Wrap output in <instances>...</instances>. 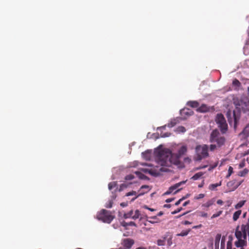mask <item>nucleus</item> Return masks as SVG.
Here are the masks:
<instances>
[{"instance_id":"obj_1","label":"nucleus","mask_w":249,"mask_h":249,"mask_svg":"<svg viewBox=\"0 0 249 249\" xmlns=\"http://www.w3.org/2000/svg\"><path fill=\"white\" fill-rule=\"evenodd\" d=\"M180 157L176 154H172L171 151H160L158 152L157 162L161 167L159 169H150L149 173L155 177L160 175L162 172H169L168 167H171L172 164L181 166V163L179 160Z\"/></svg>"},{"instance_id":"obj_2","label":"nucleus","mask_w":249,"mask_h":249,"mask_svg":"<svg viewBox=\"0 0 249 249\" xmlns=\"http://www.w3.org/2000/svg\"><path fill=\"white\" fill-rule=\"evenodd\" d=\"M209 146L206 144L197 145L195 148L196 156L194 158L195 161H201L209 156L208 152Z\"/></svg>"},{"instance_id":"obj_3","label":"nucleus","mask_w":249,"mask_h":249,"mask_svg":"<svg viewBox=\"0 0 249 249\" xmlns=\"http://www.w3.org/2000/svg\"><path fill=\"white\" fill-rule=\"evenodd\" d=\"M215 122L221 132L225 133L228 129V124L224 116L222 114H218L215 118Z\"/></svg>"},{"instance_id":"obj_4","label":"nucleus","mask_w":249,"mask_h":249,"mask_svg":"<svg viewBox=\"0 0 249 249\" xmlns=\"http://www.w3.org/2000/svg\"><path fill=\"white\" fill-rule=\"evenodd\" d=\"M114 218V217L111 214L109 211L105 209L102 210L98 215V219L107 223H110Z\"/></svg>"},{"instance_id":"obj_5","label":"nucleus","mask_w":249,"mask_h":249,"mask_svg":"<svg viewBox=\"0 0 249 249\" xmlns=\"http://www.w3.org/2000/svg\"><path fill=\"white\" fill-rule=\"evenodd\" d=\"M134 243V240L130 238L124 239L123 242V246L125 247V249H130Z\"/></svg>"},{"instance_id":"obj_6","label":"nucleus","mask_w":249,"mask_h":249,"mask_svg":"<svg viewBox=\"0 0 249 249\" xmlns=\"http://www.w3.org/2000/svg\"><path fill=\"white\" fill-rule=\"evenodd\" d=\"M186 181H182L180 182H178V183L175 184V185L171 186L168 190L166 191L164 195H169L174 190L177 189L178 187H179L181 185L185 183Z\"/></svg>"},{"instance_id":"obj_7","label":"nucleus","mask_w":249,"mask_h":249,"mask_svg":"<svg viewBox=\"0 0 249 249\" xmlns=\"http://www.w3.org/2000/svg\"><path fill=\"white\" fill-rule=\"evenodd\" d=\"M219 137V132L218 130L217 129H214L212 132L211 134L210 141L211 142H215V141Z\"/></svg>"},{"instance_id":"obj_8","label":"nucleus","mask_w":249,"mask_h":249,"mask_svg":"<svg viewBox=\"0 0 249 249\" xmlns=\"http://www.w3.org/2000/svg\"><path fill=\"white\" fill-rule=\"evenodd\" d=\"M210 109V107L207 106L205 104H202L200 107L197 108L196 111L199 112L205 113L209 111ZM211 109H213V108L212 107Z\"/></svg>"},{"instance_id":"obj_9","label":"nucleus","mask_w":249,"mask_h":249,"mask_svg":"<svg viewBox=\"0 0 249 249\" xmlns=\"http://www.w3.org/2000/svg\"><path fill=\"white\" fill-rule=\"evenodd\" d=\"M238 241L235 242V245L237 247L242 248L243 246L246 245L247 240L244 239L243 238H237Z\"/></svg>"},{"instance_id":"obj_10","label":"nucleus","mask_w":249,"mask_h":249,"mask_svg":"<svg viewBox=\"0 0 249 249\" xmlns=\"http://www.w3.org/2000/svg\"><path fill=\"white\" fill-rule=\"evenodd\" d=\"M187 151V148L186 146H182L178 151V154H176L180 158L183 155H184Z\"/></svg>"},{"instance_id":"obj_11","label":"nucleus","mask_w":249,"mask_h":249,"mask_svg":"<svg viewBox=\"0 0 249 249\" xmlns=\"http://www.w3.org/2000/svg\"><path fill=\"white\" fill-rule=\"evenodd\" d=\"M148 219L147 221L152 224H155L160 222V220L158 218L157 216H150L148 217Z\"/></svg>"},{"instance_id":"obj_12","label":"nucleus","mask_w":249,"mask_h":249,"mask_svg":"<svg viewBox=\"0 0 249 249\" xmlns=\"http://www.w3.org/2000/svg\"><path fill=\"white\" fill-rule=\"evenodd\" d=\"M225 142V139L224 137L220 136L218 139H217L215 142H216L219 147L223 145Z\"/></svg>"},{"instance_id":"obj_13","label":"nucleus","mask_w":249,"mask_h":249,"mask_svg":"<svg viewBox=\"0 0 249 249\" xmlns=\"http://www.w3.org/2000/svg\"><path fill=\"white\" fill-rule=\"evenodd\" d=\"M221 238V234H217L215 238L214 245L215 249H219V242Z\"/></svg>"},{"instance_id":"obj_14","label":"nucleus","mask_w":249,"mask_h":249,"mask_svg":"<svg viewBox=\"0 0 249 249\" xmlns=\"http://www.w3.org/2000/svg\"><path fill=\"white\" fill-rule=\"evenodd\" d=\"M178 123V121L177 119H173L167 124V126L168 127H172L175 126Z\"/></svg>"},{"instance_id":"obj_15","label":"nucleus","mask_w":249,"mask_h":249,"mask_svg":"<svg viewBox=\"0 0 249 249\" xmlns=\"http://www.w3.org/2000/svg\"><path fill=\"white\" fill-rule=\"evenodd\" d=\"M187 105L188 106L192 107H193V108H196V107H199V103L198 102H197V101H189L187 103Z\"/></svg>"},{"instance_id":"obj_16","label":"nucleus","mask_w":249,"mask_h":249,"mask_svg":"<svg viewBox=\"0 0 249 249\" xmlns=\"http://www.w3.org/2000/svg\"><path fill=\"white\" fill-rule=\"evenodd\" d=\"M241 210H238L233 213L232 218L234 221H236L239 218L241 214Z\"/></svg>"},{"instance_id":"obj_17","label":"nucleus","mask_w":249,"mask_h":249,"mask_svg":"<svg viewBox=\"0 0 249 249\" xmlns=\"http://www.w3.org/2000/svg\"><path fill=\"white\" fill-rule=\"evenodd\" d=\"M122 225L125 227L127 226H137L136 223L133 221H131L130 222H126L125 221H123V222H122Z\"/></svg>"},{"instance_id":"obj_18","label":"nucleus","mask_w":249,"mask_h":249,"mask_svg":"<svg viewBox=\"0 0 249 249\" xmlns=\"http://www.w3.org/2000/svg\"><path fill=\"white\" fill-rule=\"evenodd\" d=\"M221 185V181H220L219 183H215V184H211L209 186V189L210 190H215L217 187L220 186Z\"/></svg>"},{"instance_id":"obj_19","label":"nucleus","mask_w":249,"mask_h":249,"mask_svg":"<svg viewBox=\"0 0 249 249\" xmlns=\"http://www.w3.org/2000/svg\"><path fill=\"white\" fill-rule=\"evenodd\" d=\"M236 180H232V181H229L227 183V187L230 188V189H231V190L232 191H234L235 190V189H233V186H234V185H235L236 184Z\"/></svg>"},{"instance_id":"obj_20","label":"nucleus","mask_w":249,"mask_h":249,"mask_svg":"<svg viewBox=\"0 0 249 249\" xmlns=\"http://www.w3.org/2000/svg\"><path fill=\"white\" fill-rule=\"evenodd\" d=\"M133 210H131L129 212H128L127 213H124V216L123 217L125 219L130 218H132V217H133Z\"/></svg>"},{"instance_id":"obj_21","label":"nucleus","mask_w":249,"mask_h":249,"mask_svg":"<svg viewBox=\"0 0 249 249\" xmlns=\"http://www.w3.org/2000/svg\"><path fill=\"white\" fill-rule=\"evenodd\" d=\"M242 108L245 111H249V101L244 102L242 105Z\"/></svg>"},{"instance_id":"obj_22","label":"nucleus","mask_w":249,"mask_h":249,"mask_svg":"<svg viewBox=\"0 0 249 249\" xmlns=\"http://www.w3.org/2000/svg\"><path fill=\"white\" fill-rule=\"evenodd\" d=\"M249 172L248 169L245 168L243 171L238 172V175L240 177H245Z\"/></svg>"},{"instance_id":"obj_23","label":"nucleus","mask_w":249,"mask_h":249,"mask_svg":"<svg viewBox=\"0 0 249 249\" xmlns=\"http://www.w3.org/2000/svg\"><path fill=\"white\" fill-rule=\"evenodd\" d=\"M166 237H164L163 239H158L157 240V245L160 246H164L165 244Z\"/></svg>"},{"instance_id":"obj_24","label":"nucleus","mask_w":249,"mask_h":249,"mask_svg":"<svg viewBox=\"0 0 249 249\" xmlns=\"http://www.w3.org/2000/svg\"><path fill=\"white\" fill-rule=\"evenodd\" d=\"M246 201V200L240 201L236 205H235V208L238 209L242 207L245 204Z\"/></svg>"},{"instance_id":"obj_25","label":"nucleus","mask_w":249,"mask_h":249,"mask_svg":"<svg viewBox=\"0 0 249 249\" xmlns=\"http://www.w3.org/2000/svg\"><path fill=\"white\" fill-rule=\"evenodd\" d=\"M108 186L109 190H111L113 188L117 186V183L116 181L111 182L108 184Z\"/></svg>"},{"instance_id":"obj_26","label":"nucleus","mask_w":249,"mask_h":249,"mask_svg":"<svg viewBox=\"0 0 249 249\" xmlns=\"http://www.w3.org/2000/svg\"><path fill=\"white\" fill-rule=\"evenodd\" d=\"M203 175V173L202 172H198L195 174L192 178L194 180H197L199 179Z\"/></svg>"},{"instance_id":"obj_27","label":"nucleus","mask_w":249,"mask_h":249,"mask_svg":"<svg viewBox=\"0 0 249 249\" xmlns=\"http://www.w3.org/2000/svg\"><path fill=\"white\" fill-rule=\"evenodd\" d=\"M140 212L138 210H136L135 211V214L134 215H133V217H132V219L135 220L139 218L140 216Z\"/></svg>"},{"instance_id":"obj_28","label":"nucleus","mask_w":249,"mask_h":249,"mask_svg":"<svg viewBox=\"0 0 249 249\" xmlns=\"http://www.w3.org/2000/svg\"><path fill=\"white\" fill-rule=\"evenodd\" d=\"M193 112L190 111L189 109H183L181 111V113L185 114L187 115H191Z\"/></svg>"},{"instance_id":"obj_29","label":"nucleus","mask_w":249,"mask_h":249,"mask_svg":"<svg viewBox=\"0 0 249 249\" xmlns=\"http://www.w3.org/2000/svg\"><path fill=\"white\" fill-rule=\"evenodd\" d=\"M190 231V230L187 231H183L180 233L177 234L178 236H185L188 235L189 232Z\"/></svg>"},{"instance_id":"obj_30","label":"nucleus","mask_w":249,"mask_h":249,"mask_svg":"<svg viewBox=\"0 0 249 249\" xmlns=\"http://www.w3.org/2000/svg\"><path fill=\"white\" fill-rule=\"evenodd\" d=\"M232 173H233V168L231 166H229V169H228V174L226 176V178H229Z\"/></svg>"},{"instance_id":"obj_31","label":"nucleus","mask_w":249,"mask_h":249,"mask_svg":"<svg viewBox=\"0 0 249 249\" xmlns=\"http://www.w3.org/2000/svg\"><path fill=\"white\" fill-rule=\"evenodd\" d=\"M232 85L236 87H239L241 85V83L239 80L235 79L232 81Z\"/></svg>"},{"instance_id":"obj_32","label":"nucleus","mask_w":249,"mask_h":249,"mask_svg":"<svg viewBox=\"0 0 249 249\" xmlns=\"http://www.w3.org/2000/svg\"><path fill=\"white\" fill-rule=\"evenodd\" d=\"M222 211H220L218 212H217V213H214L212 216L211 218L213 219V218L218 217L219 216H220L222 214Z\"/></svg>"},{"instance_id":"obj_33","label":"nucleus","mask_w":249,"mask_h":249,"mask_svg":"<svg viewBox=\"0 0 249 249\" xmlns=\"http://www.w3.org/2000/svg\"><path fill=\"white\" fill-rule=\"evenodd\" d=\"M134 178V176L131 174L125 176V179L127 180H131Z\"/></svg>"},{"instance_id":"obj_34","label":"nucleus","mask_w":249,"mask_h":249,"mask_svg":"<svg viewBox=\"0 0 249 249\" xmlns=\"http://www.w3.org/2000/svg\"><path fill=\"white\" fill-rule=\"evenodd\" d=\"M225 241V237H223L222 238L221 242V249H224Z\"/></svg>"},{"instance_id":"obj_35","label":"nucleus","mask_w":249,"mask_h":249,"mask_svg":"<svg viewBox=\"0 0 249 249\" xmlns=\"http://www.w3.org/2000/svg\"><path fill=\"white\" fill-rule=\"evenodd\" d=\"M213 204V202L211 200H210V201H208V202H207L206 203H205L203 206L206 207H209L210 206H211V205H212Z\"/></svg>"},{"instance_id":"obj_36","label":"nucleus","mask_w":249,"mask_h":249,"mask_svg":"<svg viewBox=\"0 0 249 249\" xmlns=\"http://www.w3.org/2000/svg\"><path fill=\"white\" fill-rule=\"evenodd\" d=\"M136 194H137L136 192H135L134 191H132L131 192H129L126 193L125 196H133V195L136 196Z\"/></svg>"},{"instance_id":"obj_37","label":"nucleus","mask_w":249,"mask_h":249,"mask_svg":"<svg viewBox=\"0 0 249 249\" xmlns=\"http://www.w3.org/2000/svg\"><path fill=\"white\" fill-rule=\"evenodd\" d=\"M227 249H236L232 248V244L231 241H228L227 244Z\"/></svg>"},{"instance_id":"obj_38","label":"nucleus","mask_w":249,"mask_h":249,"mask_svg":"<svg viewBox=\"0 0 249 249\" xmlns=\"http://www.w3.org/2000/svg\"><path fill=\"white\" fill-rule=\"evenodd\" d=\"M113 201L109 200L107 203L106 204V207L107 208H110L112 207Z\"/></svg>"},{"instance_id":"obj_39","label":"nucleus","mask_w":249,"mask_h":249,"mask_svg":"<svg viewBox=\"0 0 249 249\" xmlns=\"http://www.w3.org/2000/svg\"><path fill=\"white\" fill-rule=\"evenodd\" d=\"M182 210V208L181 207L178 208L177 210H175L174 211H173L171 212L172 214H175L179 212H180Z\"/></svg>"},{"instance_id":"obj_40","label":"nucleus","mask_w":249,"mask_h":249,"mask_svg":"<svg viewBox=\"0 0 249 249\" xmlns=\"http://www.w3.org/2000/svg\"><path fill=\"white\" fill-rule=\"evenodd\" d=\"M204 194H200L199 195H198L197 196H196L195 197V198L196 199H201V198H202L204 197Z\"/></svg>"},{"instance_id":"obj_41","label":"nucleus","mask_w":249,"mask_h":249,"mask_svg":"<svg viewBox=\"0 0 249 249\" xmlns=\"http://www.w3.org/2000/svg\"><path fill=\"white\" fill-rule=\"evenodd\" d=\"M243 180H242L241 181H239V182L236 183L235 185L233 186V189H236L241 184V183L243 182Z\"/></svg>"},{"instance_id":"obj_42","label":"nucleus","mask_w":249,"mask_h":249,"mask_svg":"<svg viewBox=\"0 0 249 249\" xmlns=\"http://www.w3.org/2000/svg\"><path fill=\"white\" fill-rule=\"evenodd\" d=\"M178 129L179 131L181 132H184L186 131L185 128L182 126H179Z\"/></svg>"},{"instance_id":"obj_43","label":"nucleus","mask_w":249,"mask_h":249,"mask_svg":"<svg viewBox=\"0 0 249 249\" xmlns=\"http://www.w3.org/2000/svg\"><path fill=\"white\" fill-rule=\"evenodd\" d=\"M233 117H234V124H236L237 121L239 119V118H238L236 115H235V111H233Z\"/></svg>"},{"instance_id":"obj_44","label":"nucleus","mask_w":249,"mask_h":249,"mask_svg":"<svg viewBox=\"0 0 249 249\" xmlns=\"http://www.w3.org/2000/svg\"><path fill=\"white\" fill-rule=\"evenodd\" d=\"M245 166V161H242V162H241L239 163V168H242L244 167Z\"/></svg>"},{"instance_id":"obj_45","label":"nucleus","mask_w":249,"mask_h":249,"mask_svg":"<svg viewBox=\"0 0 249 249\" xmlns=\"http://www.w3.org/2000/svg\"><path fill=\"white\" fill-rule=\"evenodd\" d=\"M199 215L201 217H207V216H208V214L207 213H204V212H200V214Z\"/></svg>"},{"instance_id":"obj_46","label":"nucleus","mask_w":249,"mask_h":249,"mask_svg":"<svg viewBox=\"0 0 249 249\" xmlns=\"http://www.w3.org/2000/svg\"><path fill=\"white\" fill-rule=\"evenodd\" d=\"M183 200H184V198H181L179 199L178 201H177L175 203V205L178 206Z\"/></svg>"},{"instance_id":"obj_47","label":"nucleus","mask_w":249,"mask_h":249,"mask_svg":"<svg viewBox=\"0 0 249 249\" xmlns=\"http://www.w3.org/2000/svg\"><path fill=\"white\" fill-rule=\"evenodd\" d=\"M216 145L215 144H211L210 146V149L211 151H213L216 149Z\"/></svg>"},{"instance_id":"obj_48","label":"nucleus","mask_w":249,"mask_h":249,"mask_svg":"<svg viewBox=\"0 0 249 249\" xmlns=\"http://www.w3.org/2000/svg\"><path fill=\"white\" fill-rule=\"evenodd\" d=\"M184 161L185 162L190 163L191 161V160L189 157H186L184 159Z\"/></svg>"},{"instance_id":"obj_49","label":"nucleus","mask_w":249,"mask_h":249,"mask_svg":"<svg viewBox=\"0 0 249 249\" xmlns=\"http://www.w3.org/2000/svg\"><path fill=\"white\" fill-rule=\"evenodd\" d=\"M172 244V238H169L167 240V245H168L169 246H170Z\"/></svg>"},{"instance_id":"obj_50","label":"nucleus","mask_w":249,"mask_h":249,"mask_svg":"<svg viewBox=\"0 0 249 249\" xmlns=\"http://www.w3.org/2000/svg\"><path fill=\"white\" fill-rule=\"evenodd\" d=\"M126 187H127V185L126 184H122L120 185V188L119 191H121L124 188H126Z\"/></svg>"},{"instance_id":"obj_51","label":"nucleus","mask_w":249,"mask_h":249,"mask_svg":"<svg viewBox=\"0 0 249 249\" xmlns=\"http://www.w3.org/2000/svg\"><path fill=\"white\" fill-rule=\"evenodd\" d=\"M174 199H175V198H168L165 200V202L167 203H169V202L173 201Z\"/></svg>"},{"instance_id":"obj_52","label":"nucleus","mask_w":249,"mask_h":249,"mask_svg":"<svg viewBox=\"0 0 249 249\" xmlns=\"http://www.w3.org/2000/svg\"><path fill=\"white\" fill-rule=\"evenodd\" d=\"M144 193H140L139 195L136 196L135 197H134V198H133L131 200V201H134L135 200L137 197H138V196L144 194Z\"/></svg>"},{"instance_id":"obj_53","label":"nucleus","mask_w":249,"mask_h":249,"mask_svg":"<svg viewBox=\"0 0 249 249\" xmlns=\"http://www.w3.org/2000/svg\"><path fill=\"white\" fill-rule=\"evenodd\" d=\"M190 200H187V201H185V202L183 204V207L186 206L188 204H190Z\"/></svg>"},{"instance_id":"obj_54","label":"nucleus","mask_w":249,"mask_h":249,"mask_svg":"<svg viewBox=\"0 0 249 249\" xmlns=\"http://www.w3.org/2000/svg\"><path fill=\"white\" fill-rule=\"evenodd\" d=\"M149 189V186L148 185H142L141 187V189Z\"/></svg>"},{"instance_id":"obj_55","label":"nucleus","mask_w":249,"mask_h":249,"mask_svg":"<svg viewBox=\"0 0 249 249\" xmlns=\"http://www.w3.org/2000/svg\"><path fill=\"white\" fill-rule=\"evenodd\" d=\"M120 205L123 207H124L127 205V203L125 202H123L121 203Z\"/></svg>"},{"instance_id":"obj_56","label":"nucleus","mask_w":249,"mask_h":249,"mask_svg":"<svg viewBox=\"0 0 249 249\" xmlns=\"http://www.w3.org/2000/svg\"><path fill=\"white\" fill-rule=\"evenodd\" d=\"M217 203L219 205H222L223 203V202L222 200L219 199L217 201Z\"/></svg>"},{"instance_id":"obj_57","label":"nucleus","mask_w":249,"mask_h":249,"mask_svg":"<svg viewBox=\"0 0 249 249\" xmlns=\"http://www.w3.org/2000/svg\"><path fill=\"white\" fill-rule=\"evenodd\" d=\"M201 227H202V225H201V224H200V225H197V226H194V227H193V229H197V228H201Z\"/></svg>"},{"instance_id":"obj_58","label":"nucleus","mask_w":249,"mask_h":249,"mask_svg":"<svg viewBox=\"0 0 249 249\" xmlns=\"http://www.w3.org/2000/svg\"><path fill=\"white\" fill-rule=\"evenodd\" d=\"M163 213L162 211H160V212L156 216H157V217L159 216H161L162 215H163Z\"/></svg>"},{"instance_id":"obj_59","label":"nucleus","mask_w":249,"mask_h":249,"mask_svg":"<svg viewBox=\"0 0 249 249\" xmlns=\"http://www.w3.org/2000/svg\"><path fill=\"white\" fill-rule=\"evenodd\" d=\"M191 223L188 221H185L184 222V225H188V224H191Z\"/></svg>"},{"instance_id":"obj_60","label":"nucleus","mask_w":249,"mask_h":249,"mask_svg":"<svg viewBox=\"0 0 249 249\" xmlns=\"http://www.w3.org/2000/svg\"><path fill=\"white\" fill-rule=\"evenodd\" d=\"M164 207L170 208L171 207V205L170 204H165L164 205Z\"/></svg>"},{"instance_id":"obj_61","label":"nucleus","mask_w":249,"mask_h":249,"mask_svg":"<svg viewBox=\"0 0 249 249\" xmlns=\"http://www.w3.org/2000/svg\"><path fill=\"white\" fill-rule=\"evenodd\" d=\"M146 208L147 209H148V210H149L150 211H155V210H154V209H153L149 208H148V207H146Z\"/></svg>"},{"instance_id":"obj_62","label":"nucleus","mask_w":249,"mask_h":249,"mask_svg":"<svg viewBox=\"0 0 249 249\" xmlns=\"http://www.w3.org/2000/svg\"><path fill=\"white\" fill-rule=\"evenodd\" d=\"M188 213V212L184 213H183L182 215H180L179 216H178V217H181V216H182V215H185V214H186V213Z\"/></svg>"},{"instance_id":"obj_63","label":"nucleus","mask_w":249,"mask_h":249,"mask_svg":"<svg viewBox=\"0 0 249 249\" xmlns=\"http://www.w3.org/2000/svg\"><path fill=\"white\" fill-rule=\"evenodd\" d=\"M180 190V189H178L177 190V191H176L175 192H174V194H177L178 192Z\"/></svg>"},{"instance_id":"obj_64","label":"nucleus","mask_w":249,"mask_h":249,"mask_svg":"<svg viewBox=\"0 0 249 249\" xmlns=\"http://www.w3.org/2000/svg\"><path fill=\"white\" fill-rule=\"evenodd\" d=\"M202 186H203V184H199V185H198V187H199V188H201V187H202Z\"/></svg>"}]
</instances>
